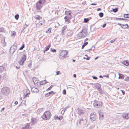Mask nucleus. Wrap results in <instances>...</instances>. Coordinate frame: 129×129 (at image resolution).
<instances>
[{"label": "nucleus", "mask_w": 129, "mask_h": 129, "mask_svg": "<svg viewBox=\"0 0 129 129\" xmlns=\"http://www.w3.org/2000/svg\"><path fill=\"white\" fill-rule=\"evenodd\" d=\"M51 116V113L49 111H46L43 114L42 117L44 120H48L49 119Z\"/></svg>", "instance_id": "obj_1"}, {"label": "nucleus", "mask_w": 129, "mask_h": 129, "mask_svg": "<svg viewBox=\"0 0 129 129\" xmlns=\"http://www.w3.org/2000/svg\"><path fill=\"white\" fill-rule=\"evenodd\" d=\"M45 0H40L36 3V9L37 10H40L43 7V5L45 3Z\"/></svg>", "instance_id": "obj_2"}, {"label": "nucleus", "mask_w": 129, "mask_h": 129, "mask_svg": "<svg viewBox=\"0 0 129 129\" xmlns=\"http://www.w3.org/2000/svg\"><path fill=\"white\" fill-rule=\"evenodd\" d=\"M10 90L7 87H4L2 88L1 90V93L3 95H7L10 93Z\"/></svg>", "instance_id": "obj_3"}, {"label": "nucleus", "mask_w": 129, "mask_h": 129, "mask_svg": "<svg viewBox=\"0 0 129 129\" xmlns=\"http://www.w3.org/2000/svg\"><path fill=\"white\" fill-rule=\"evenodd\" d=\"M102 102L101 101H98L95 100L93 103V105L96 108H100L102 105Z\"/></svg>", "instance_id": "obj_4"}, {"label": "nucleus", "mask_w": 129, "mask_h": 129, "mask_svg": "<svg viewBox=\"0 0 129 129\" xmlns=\"http://www.w3.org/2000/svg\"><path fill=\"white\" fill-rule=\"evenodd\" d=\"M26 56L25 54L23 55L19 61L18 62L20 65H23L24 62L26 60Z\"/></svg>", "instance_id": "obj_5"}, {"label": "nucleus", "mask_w": 129, "mask_h": 129, "mask_svg": "<svg viewBox=\"0 0 129 129\" xmlns=\"http://www.w3.org/2000/svg\"><path fill=\"white\" fill-rule=\"evenodd\" d=\"M65 14L66 16L64 18L65 21L68 22L70 21L71 17L70 12H66Z\"/></svg>", "instance_id": "obj_6"}, {"label": "nucleus", "mask_w": 129, "mask_h": 129, "mask_svg": "<svg viewBox=\"0 0 129 129\" xmlns=\"http://www.w3.org/2000/svg\"><path fill=\"white\" fill-rule=\"evenodd\" d=\"M67 53L68 52L67 51L63 50L61 52L59 56L61 58L66 57Z\"/></svg>", "instance_id": "obj_7"}, {"label": "nucleus", "mask_w": 129, "mask_h": 129, "mask_svg": "<svg viewBox=\"0 0 129 129\" xmlns=\"http://www.w3.org/2000/svg\"><path fill=\"white\" fill-rule=\"evenodd\" d=\"M91 120L92 121H95L96 119V116L95 113H92L90 114V116Z\"/></svg>", "instance_id": "obj_8"}, {"label": "nucleus", "mask_w": 129, "mask_h": 129, "mask_svg": "<svg viewBox=\"0 0 129 129\" xmlns=\"http://www.w3.org/2000/svg\"><path fill=\"white\" fill-rule=\"evenodd\" d=\"M24 93V99L27 97H29L28 95L29 94H30V91L28 89H25L23 91Z\"/></svg>", "instance_id": "obj_9"}, {"label": "nucleus", "mask_w": 129, "mask_h": 129, "mask_svg": "<svg viewBox=\"0 0 129 129\" xmlns=\"http://www.w3.org/2000/svg\"><path fill=\"white\" fill-rule=\"evenodd\" d=\"M101 85L99 83H98L95 86L96 88L98 87L97 90L99 92V93H103V92L101 88Z\"/></svg>", "instance_id": "obj_10"}, {"label": "nucleus", "mask_w": 129, "mask_h": 129, "mask_svg": "<svg viewBox=\"0 0 129 129\" xmlns=\"http://www.w3.org/2000/svg\"><path fill=\"white\" fill-rule=\"evenodd\" d=\"M41 23H37L36 24V26L37 28H39L40 27V26L44 24L45 23V21L44 19H43L41 21H40Z\"/></svg>", "instance_id": "obj_11"}, {"label": "nucleus", "mask_w": 129, "mask_h": 129, "mask_svg": "<svg viewBox=\"0 0 129 129\" xmlns=\"http://www.w3.org/2000/svg\"><path fill=\"white\" fill-rule=\"evenodd\" d=\"M78 110V113L80 115H83L84 113V111L82 109L78 108L77 109Z\"/></svg>", "instance_id": "obj_12"}, {"label": "nucleus", "mask_w": 129, "mask_h": 129, "mask_svg": "<svg viewBox=\"0 0 129 129\" xmlns=\"http://www.w3.org/2000/svg\"><path fill=\"white\" fill-rule=\"evenodd\" d=\"M87 122L86 119H82L79 121V123L80 125H84Z\"/></svg>", "instance_id": "obj_13"}, {"label": "nucleus", "mask_w": 129, "mask_h": 129, "mask_svg": "<svg viewBox=\"0 0 129 129\" xmlns=\"http://www.w3.org/2000/svg\"><path fill=\"white\" fill-rule=\"evenodd\" d=\"M17 47L16 46H14L11 47L10 51L11 53H13L17 49Z\"/></svg>", "instance_id": "obj_14"}, {"label": "nucleus", "mask_w": 129, "mask_h": 129, "mask_svg": "<svg viewBox=\"0 0 129 129\" xmlns=\"http://www.w3.org/2000/svg\"><path fill=\"white\" fill-rule=\"evenodd\" d=\"M118 24L121 27L123 28H127L129 27L128 24H122L120 23H118Z\"/></svg>", "instance_id": "obj_15"}, {"label": "nucleus", "mask_w": 129, "mask_h": 129, "mask_svg": "<svg viewBox=\"0 0 129 129\" xmlns=\"http://www.w3.org/2000/svg\"><path fill=\"white\" fill-rule=\"evenodd\" d=\"M63 118V116H58L57 115H55L54 116V119L56 120H61Z\"/></svg>", "instance_id": "obj_16"}, {"label": "nucleus", "mask_w": 129, "mask_h": 129, "mask_svg": "<svg viewBox=\"0 0 129 129\" xmlns=\"http://www.w3.org/2000/svg\"><path fill=\"white\" fill-rule=\"evenodd\" d=\"M122 117L124 118L127 119L129 118V113H125L122 115Z\"/></svg>", "instance_id": "obj_17"}, {"label": "nucleus", "mask_w": 129, "mask_h": 129, "mask_svg": "<svg viewBox=\"0 0 129 129\" xmlns=\"http://www.w3.org/2000/svg\"><path fill=\"white\" fill-rule=\"evenodd\" d=\"M114 20H124L125 22H128V20L126 19H124L123 18H114Z\"/></svg>", "instance_id": "obj_18"}, {"label": "nucleus", "mask_w": 129, "mask_h": 129, "mask_svg": "<svg viewBox=\"0 0 129 129\" xmlns=\"http://www.w3.org/2000/svg\"><path fill=\"white\" fill-rule=\"evenodd\" d=\"M34 18L36 20H42V17L41 16L38 15H36L34 17Z\"/></svg>", "instance_id": "obj_19"}, {"label": "nucleus", "mask_w": 129, "mask_h": 129, "mask_svg": "<svg viewBox=\"0 0 129 129\" xmlns=\"http://www.w3.org/2000/svg\"><path fill=\"white\" fill-rule=\"evenodd\" d=\"M31 91L34 93H37L39 92L38 89L37 88L33 87L31 89Z\"/></svg>", "instance_id": "obj_20"}, {"label": "nucleus", "mask_w": 129, "mask_h": 129, "mask_svg": "<svg viewBox=\"0 0 129 129\" xmlns=\"http://www.w3.org/2000/svg\"><path fill=\"white\" fill-rule=\"evenodd\" d=\"M82 33L87 34V31L86 28L84 27L82 30L80 32V34L81 35Z\"/></svg>", "instance_id": "obj_21"}, {"label": "nucleus", "mask_w": 129, "mask_h": 129, "mask_svg": "<svg viewBox=\"0 0 129 129\" xmlns=\"http://www.w3.org/2000/svg\"><path fill=\"white\" fill-rule=\"evenodd\" d=\"M51 46L50 44H49L47 46L45 47V49L43 51L44 53H45L46 51L49 50Z\"/></svg>", "instance_id": "obj_22"}, {"label": "nucleus", "mask_w": 129, "mask_h": 129, "mask_svg": "<svg viewBox=\"0 0 129 129\" xmlns=\"http://www.w3.org/2000/svg\"><path fill=\"white\" fill-rule=\"evenodd\" d=\"M119 75L118 79H123L124 78V75L121 73H119L118 74Z\"/></svg>", "instance_id": "obj_23"}, {"label": "nucleus", "mask_w": 129, "mask_h": 129, "mask_svg": "<svg viewBox=\"0 0 129 129\" xmlns=\"http://www.w3.org/2000/svg\"><path fill=\"white\" fill-rule=\"evenodd\" d=\"M79 37H80V38H83L84 37H86L87 35V34H84L82 33L81 34V35L80 33L79 34Z\"/></svg>", "instance_id": "obj_24"}, {"label": "nucleus", "mask_w": 129, "mask_h": 129, "mask_svg": "<svg viewBox=\"0 0 129 129\" xmlns=\"http://www.w3.org/2000/svg\"><path fill=\"white\" fill-rule=\"evenodd\" d=\"M122 64L126 66H127L129 64L128 61L127 60H125L123 61Z\"/></svg>", "instance_id": "obj_25"}, {"label": "nucleus", "mask_w": 129, "mask_h": 129, "mask_svg": "<svg viewBox=\"0 0 129 129\" xmlns=\"http://www.w3.org/2000/svg\"><path fill=\"white\" fill-rule=\"evenodd\" d=\"M30 125L28 124H27L24 127H22L21 129H29Z\"/></svg>", "instance_id": "obj_26"}, {"label": "nucleus", "mask_w": 129, "mask_h": 129, "mask_svg": "<svg viewBox=\"0 0 129 129\" xmlns=\"http://www.w3.org/2000/svg\"><path fill=\"white\" fill-rule=\"evenodd\" d=\"M88 42H84V44L82 46L81 49H83L85 46H86L88 44Z\"/></svg>", "instance_id": "obj_27"}, {"label": "nucleus", "mask_w": 129, "mask_h": 129, "mask_svg": "<svg viewBox=\"0 0 129 129\" xmlns=\"http://www.w3.org/2000/svg\"><path fill=\"white\" fill-rule=\"evenodd\" d=\"M118 8H116L115 9H112V10L111 11H112L115 13H116L118 11Z\"/></svg>", "instance_id": "obj_28"}, {"label": "nucleus", "mask_w": 129, "mask_h": 129, "mask_svg": "<svg viewBox=\"0 0 129 129\" xmlns=\"http://www.w3.org/2000/svg\"><path fill=\"white\" fill-rule=\"evenodd\" d=\"M11 36L12 37H14L16 35V32L14 31H11Z\"/></svg>", "instance_id": "obj_29"}, {"label": "nucleus", "mask_w": 129, "mask_h": 129, "mask_svg": "<svg viewBox=\"0 0 129 129\" xmlns=\"http://www.w3.org/2000/svg\"><path fill=\"white\" fill-rule=\"evenodd\" d=\"M52 28H49L48 30L46 31V33H51V30Z\"/></svg>", "instance_id": "obj_30"}, {"label": "nucleus", "mask_w": 129, "mask_h": 129, "mask_svg": "<svg viewBox=\"0 0 129 129\" xmlns=\"http://www.w3.org/2000/svg\"><path fill=\"white\" fill-rule=\"evenodd\" d=\"M46 83V81L45 80L41 81L40 82V84L41 85H44Z\"/></svg>", "instance_id": "obj_31"}, {"label": "nucleus", "mask_w": 129, "mask_h": 129, "mask_svg": "<svg viewBox=\"0 0 129 129\" xmlns=\"http://www.w3.org/2000/svg\"><path fill=\"white\" fill-rule=\"evenodd\" d=\"M123 17L125 18H129V14H124Z\"/></svg>", "instance_id": "obj_32"}, {"label": "nucleus", "mask_w": 129, "mask_h": 129, "mask_svg": "<svg viewBox=\"0 0 129 129\" xmlns=\"http://www.w3.org/2000/svg\"><path fill=\"white\" fill-rule=\"evenodd\" d=\"M99 15L100 17H102L103 16L104 14L102 12H100L99 14Z\"/></svg>", "instance_id": "obj_33"}, {"label": "nucleus", "mask_w": 129, "mask_h": 129, "mask_svg": "<svg viewBox=\"0 0 129 129\" xmlns=\"http://www.w3.org/2000/svg\"><path fill=\"white\" fill-rule=\"evenodd\" d=\"M84 22L86 23L89 21V19L88 18H84Z\"/></svg>", "instance_id": "obj_34"}, {"label": "nucleus", "mask_w": 129, "mask_h": 129, "mask_svg": "<svg viewBox=\"0 0 129 129\" xmlns=\"http://www.w3.org/2000/svg\"><path fill=\"white\" fill-rule=\"evenodd\" d=\"M4 68L2 66H0V72H2L4 70Z\"/></svg>", "instance_id": "obj_35"}, {"label": "nucleus", "mask_w": 129, "mask_h": 129, "mask_svg": "<svg viewBox=\"0 0 129 129\" xmlns=\"http://www.w3.org/2000/svg\"><path fill=\"white\" fill-rule=\"evenodd\" d=\"M100 119V120H102L103 118V115L99 114Z\"/></svg>", "instance_id": "obj_36"}, {"label": "nucleus", "mask_w": 129, "mask_h": 129, "mask_svg": "<svg viewBox=\"0 0 129 129\" xmlns=\"http://www.w3.org/2000/svg\"><path fill=\"white\" fill-rule=\"evenodd\" d=\"M124 80L126 81H129V77L127 76L124 79Z\"/></svg>", "instance_id": "obj_37"}, {"label": "nucleus", "mask_w": 129, "mask_h": 129, "mask_svg": "<svg viewBox=\"0 0 129 129\" xmlns=\"http://www.w3.org/2000/svg\"><path fill=\"white\" fill-rule=\"evenodd\" d=\"M49 94H50V95H51L54 94H55L56 93V92H54L53 91H51L49 92Z\"/></svg>", "instance_id": "obj_38"}, {"label": "nucleus", "mask_w": 129, "mask_h": 129, "mask_svg": "<svg viewBox=\"0 0 129 129\" xmlns=\"http://www.w3.org/2000/svg\"><path fill=\"white\" fill-rule=\"evenodd\" d=\"M53 86V85H51L49 88H48V89H47L46 90V91H48L49 90H51V88H52Z\"/></svg>", "instance_id": "obj_39"}, {"label": "nucleus", "mask_w": 129, "mask_h": 129, "mask_svg": "<svg viewBox=\"0 0 129 129\" xmlns=\"http://www.w3.org/2000/svg\"><path fill=\"white\" fill-rule=\"evenodd\" d=\"M25 45L24 44H23L22 46L19 48V50H22L24 48Z\"/></svg>", "instance_id": "obj_40"}, {"label": "nucleus", "mask_w": 129, "mask_h": 129, "mask_svg": "<svg viewBox=\"0 0 129 129\" xmlns=\"http://www.w3.org/2000/svg\"><path fill=\"white\" fill-rule=\"evenodd\" d=\"M15 18L16 19V20H18V19L19 18V15L18 14H16V15L15 16Z\"/></svg>", "instance_id": "obj_41"}, {"label": "nucleus", "mask_w": 129, "mask_h": 129, "mask_svg": "<svg viewBox=\"0 0 129 129\" xmlns=\"http://www.w3.org/2000/svg\"><path fill=\"white\" fill-rule=\"evenodd\" d=\"M90 57L87 56V58L85 57H84L83 59H86L87 60H88L90 59Z\"/></svg>", "instance_id": "obj_42"}, {"label": "nucleus", "mask_w": 129, "mask_h": 129, "mask_svg": "<svg viewBox=\"0 0 129 129\" xmlns=\"http://www.w3.org/2000/svg\"><path fill=\"white\" fill-rule=\"evenodd\" d=\"M66 110V109H63V110H62L61 112V114L62 115H63L65 112Z\"/></svg>", "instance_id": "obj_43"}, {"label": "nucleus", "mask_w": 129, "mask_h": 129, "mask_svg": "<svg viewBox=\"0 0 129 129\" xmlns=\"http://www.w3.org/2000/svg\"><path fill=\"white\" fill-rule=\"evenodd\" d=\"M50 95V94H49V92L46 93L45 95V96L46 97H48Z\"/></svg>", "instance_id": "obj_44"}, {"label": "nucleus", "mask_w": 129, "mask_h": 129, "mask_svg": "<svg viewBox=\"0 0 129 129\" xmlns=\"http://www.w3.org/2000/svg\"><path fill=\"white\" fill-rule=\"evenodd\" d=\"M62 93L64 95H65L66 94V90L64 89L63 90Z\"/></svg>", "instance_id": "obj_45"}, {"label": "nucleus", "mask_w": 129, "mask_h": 129, "mask_svg": "<svg viewBox=\"0 0 129 129\" xmlns=\"http://www.w3.org/2000/svg\"><path fill=\"white\" fill-rule=\"evenodd\" d=\"M51 51L52 52H55L56 51V50L55 49L52 48L51 49Z\"/></svg>", "instance_id": "obj_46"}, {"label": "nucleus", "mask_w": 129, "mask_h": 129, "mask_svg": "<svg viewBox=\"0 0 129 129\" xmlns=\"http://www.w3.org/2000/svg\"><path fill=\"white\" fill-rule=\"evenodd\" d=\"M67 28V27L66 26H64L62 28V31H63L64 30Z\"/></svg>", "instance_id": "obj_47"}, {"label": "nucleus", "mask_w": 129, "mask_h": 129, "mask_svg": "<svg viewBox=\"0 0 129 129\" xmlns=\"http://www.w3.org/2000/svg\"><path fill=\"white\" fill-rule=\"evenodd\" d=\"M56 75H58L59 74H61V73L59 71H57L56 72Z\"/></svg>", "instance_id": "obj_48"}, {"label": "nucleus", "mask_w": 129, "mask_h": 129, "mask_svg": "<svg viewBox=\"0 0 129 129\" xmlns=\"http://www.w3.org/2000/svg\"><path fill=\"white\" fill-rule=\"evenodd\" d=\"M92 78L93 79H95V80H96L98 79L97 77L95 76H92Z\"/></svg>", "instance_id": "obj_49"}, {"label": "nucleus", "mask_w": 129, "mask_h": 129, "mask_svg": "<svg viewBox=\"0 0 129 129\" xmlns=\"http://www.w3.org/2000/svg\"><path fill=\"white\" fill-rule=\"evenodd\" d=\"M116 40V39H113V40H111L110 41V42L111 43H113V42H114Z\"/></svg>", "instance_id": "obj_50"}, {"label": "nucleus", "mask_w": 129, "mask_h": 129, "mask_svg": "<svg viewBox=\"0 0 129 129\" xmlns=\"http://www.w3.org/2000/svg\"><path fill=\"white\" fill-rule=\"evenodd\" d=\"M93 50L92 49V48H90L88 50H85V51H88L89 52H90V51H91V50Z\"/></svg>", "instance_id": "obj_51"}, {"label": "nucleus", "mask_w": 129, "mask_h": 129, "mask_svg": "<svg viewBox=\"0 0 129 129\" xmlns=\"http://www.w3.org/2000/svg\"><path fill=\"white\" fill-rule=\"evenodd\" d=\"M121 91L123 95H125V92L123 90H121Z\"/></svg>", "instance_id": "obj_52"}, {"label": "nucleus", "mask_w": 129, "mask_h": 129, "mask_svg": "<svg viewBox=\"0 0 129 129\" xmlns=\"http://www.w3.org/2000/svg\"><path fill=\"white\" fill-rule=\"evenodd\" d=\"M103 76L104 77H106L107 78H109V76L107 74L106 75H104Z\"/></svg>", "instance_id": "obj_53"}, {"label": "nucleus", "mask_w": 129, "mask_h": 129, "mask_svg": "<svg viewBox=\"0 0 129 129\" xmlns=\"http://www.w3.org/2000/svg\"><path fill=\"white\" fill-rule=\"evenodd\" d=\"M106 24L105 23L103 25L102 27L103 28H104L106 26Z\"/></svg>", "instance_id": "obj_54"}, {"label": "nucleus", "mask_w": 129, "mask_h": 129, "mask_svg": "<svg viewBox=\"0 0 129 129\" xmlns=\"http://www.w3.org/2000/svg\"><path fill=\"white\" fill-rule=\"evenodd\" d=\"M97 5L96 3H92L90 4V5Z\"/></svg>", "instance_id": "obj_55"}, {"label": "nucleus", "mask_w": 129, "mask_h": 129, "mask_svg": "<svg viewBox=\"0 0 129 129\" xmlns=\"http://www.w3.org/2000/svg\"><path fill=\"white\" fill-rule=\"evenodd\" d=\"M88 38H86L85 40H84V42H86V41L88 40Z\"/></svg>", "instance_id": "obj_56"}, {"label": "nucleus", "mask_w": 129, "mask_h": 129, "mask_svg": "<svg viewBox=\"0 0 129 129\" xmlns=\"http://www.w3.org/2000/svg\"><path fill=\"white\" fill-rule=\"evenodd\" d=\"M101 10V8H98L97 9V11H100Z\"/></svg>", "instance_id": "obj_57"}, {"label": "nucleus", "mask_w": 129, "mask_h": 129, "mask_svg": "<svg viewBox=\"0 0 129 129\" xmlns=\"http://www.w3.org/2000/svg\"><path fill=\"white\" fill-rule=\"evenodd\" d=\"M91 48H92V49H93L92 50H93L95 48L94 46H92Z\"/></svg>", "instance_id": "obj_58"}, {"label": "nucleus", "mask_w": 129, "mask_h": 129, "mask_svg": "<svg viewBox=\"0 0 129 129\" xmlns=\"http://www.w3.org/2000/svg\"><path fill=\"white\" fill-rule=\"evenodd\" d=\"M73 76L75 78H76V75L75 74H74L73 75Z\"/></svg>", "instance_id": "obj_59"}, {"label": "nucleus", "mask_w": 129, "mask_h": 129, "mask_svg": "<svg viewBox=\"0 0 129 129\" xmlns=\"http://www.w3.org/2000/svg\"><path fill=\"white\" fill-rule=\"evenodd\" d=\"M18 102L17 101H15L14 103V104L15 105H17L18 104Z\"/></svg>", "instance_id": "obj_60"}, {"label": "nucleus", "mask_w": 129, "mask_h": 129, "mask_svg": "<svg viewBox=\"0 0 129 129\" xmlns=\"http://www.w3.org/2000/svg\"><path fill=\"white\" fill-rule=\"evenodd\" d=\"M5 109V108H2V109L1 110V112H2V111H4V110Z\"/></svg>", "instance_id": "obj_61"}, {"label": "nucleus", "mask_w": 129, "mask_h": 129, "mask_svg": "<svg viewBox=\"0 0 129 129\" xmlns=\"http://www.w3.org/2000/svg\"><path fill=\"white\" fill-rule=\"evenodd\" d=\"M86 2H82V4H85Z\"/></svg>", "instance_id": "obj_62"}, {"label": "nucleus", "mask_w": 129, "mask_h": 129, "mask_svg": "<svg viewBox=\"0 0 129 129\" xmlns=\"http://www.w3.org/2000/svg\"><path fill=\"white\" fill-rule=\"evenodd\" d=\"M99 77L100 78H103V77L102 75H100L99 76Z\"/></svg>", "instance_id": "obj_63"}, {"label": "nucleus", "mask_w": 129, "mask_h": 129, "mask_svg": "<svg viewBox=\"0 0 129 129\" xmlns=\"http://www.w3.org/2000/svg\"><path fill=\"white\" fill-rule=\"evenodd\" d=\"M93 127V126H90V129H92V128Z\"/></svg>", "instance_id": "obj_64"}]
</instances>
